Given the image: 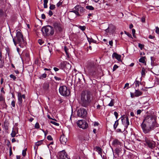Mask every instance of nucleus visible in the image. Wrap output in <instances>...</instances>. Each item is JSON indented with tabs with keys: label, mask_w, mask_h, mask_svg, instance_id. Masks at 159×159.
Segmentation results:
<instances>
[{
	"label": "nucleus",
	"mask_w": 159,
	"mask_h": 159,
	"mask_svg": "<svg viewBox=\"0 0 159 159\" xmlns=\"http://www.w3.org/2000/svg\"><path fill=\"white\" fill-rule=\"evenodd\" d=\"M92 99L91 92L88 90L83 91L81 94L80 103L82 106L87 107L89 104Z\"/></svg>",
	"instance_id": "1"
},
{
	"label": "nucleus",
	"mask_w": 159,
	"mask_h": 159,
	"mask_svg": "<svg viewBox=\"0 0 159 159\" xmlns=\"http://www.w3.org/2000/svg\"><path fill=\"white\" fill-rule=\"evenodd\" d=\"M13 41L15 46H16L17 44H19V45L21 48L24 47L26 44L24 40L23 36L19 31L17 32L16 37L14 38H13Z\"/></svg>",
	"instance_id": "2"
},
{
	"label": "nucleus",
	"mask_w": 159,
	"mask_h": 159,
	"mask_svg": "<svg viewBox=\"0 0 159 159\" xmlns=\"http://www.w3.org/2000/svg\"><path fill=\"white\" fill-rule=\"evenodd\" d=\"M88 71L89 75L93 77H95L98 75L97 65L93 62H91L88 63L87 66Z\"/></svg>",
	"instance_id": "3"
},
{
	"label": "nucleus",
	"mask_w": 159,
	"mask_h": 159,
	"mask_svg": "<svg viewBox=\"0 0 159 159\" xmlns=\"http://www.w3.org/2000/svg\"><path fill=\"white\" fill-rule=\"evenodd\" d=\"M157 116L155 115H151L146 116L143 123H148L149 126L153 125L156 123Z\"/></svg>",
	"instance_id": "4"
},
{
	"label": "nucleus",
	"mask_w": 159,
	"mask_h": 159,
	"mask_svg": "<svg viewBox=\"0 0 159 159\" xmlns=\"http://www.w3.org/2000/svg\"><path fill=\"white\" fill-rule=\"evenodd\" d=\"M41 31L44 36L52 35L54 33V30L53 27L49 25L43 27L41 29Z\"/></svg>",
	"instance_id": "5"
},
{
	"label": "nucleus",
	"mask_w": 159,
	"mask_h": 159,
	"mask_svg": "<svg viewBox=\"0 0 159 159\" xmlns=\"http://www.w3.org/2000/svg\"><path fill=\"white\" fill-rule=\"evenodd\" d=\"M144 141L145 142L144 145L151 149H153L155 147L156 143L154 141L146 137L144 138Z\"/></svg>",
	"instance_id": "6"
},
{
	"label": "nucleus",
	"mask_w": 159,
	"mask_h": 159,
	"mask_svg": "<svg viewBox=\"0 0 159 159\" xmlns=\"http://www.w3.org/2000/svg\"><path fill=\"white\" fill-rule=\"evenodd\" d=\"M59 92L63 96H68L70 94L69 90L65 86H61L59 89Z\"/></svg>",
	"instance_id": "7"
},
{
	"label": "nucleus",
	"mask_w": 159,
	"mask_h": 159,
	"mask_svg": "<svg viewBox=\"0 0 159 159\" xmlns=\"http://www.w3.org/2000/svg\"><path fill=\"white\" fill-rule=\"evenodd\" d=\"M77 115L78 116L84 118L86 117L87 112L85 109L80 108L77 111Z\"/></svg>",
	"instance_id": "8"
},
{
	"label": "nucleus",
	"mask_w": 159,
	"mask_h": 159,
	"mask_svg": "<svg viewBox=\"0 0 159 159\" xmlns=\"http://www.w3.org/2000/svg\"><path fill=\"white\" fill-rule=\"evenodd\" d=\"M77 124L80 128L83 129L87 128L88 126L87 123L85 120H83L78 121L77 122Z\"/></svg>",
	"instance_id": "9"
},
{
	"label": "nucleus",
	"mask_w": 159,
	"mask_h": 159,
	"mask_svg": "<svg viewBox=\"0 0 159 159\" xmlns=\"http://www.w3.org/2000/svg\"><path fill=\"white\" fill-rule=\"evenodd\" d=\"M18 97V103L20 107L22 106V98L25 99V94L21 95L20 92L17 93Z\"/></svg>",
	"instance_id": "10"
},
{
	"label": "nucleus",
	"mask_w": 159,
	"mask_h": 159,
	"mask_svg": "<svg viewBox=\"0 0 159 159\" xmlns=\"http://www.w3.org/2000/svg\"><path fill=\"white\" fill-rule=\"evenodd\" d=\"M53 26L55 30L59 32H61L62 30L61 25L60 22H54L53 24Z\"/></svg>",
	"instance_id": "11"
},
{
	"label": "nucleus",
	"mask_w": 159,
	"mask_h": 159,
	"mask_svg": "<svg viewBox=\"0 0 159 159\" xmlns=\"http://www.w3.org/2000/svg\"><path fill=\"white\" fill-rule=\"evenodd\" d=\"M60 67L62 69H66L69 70L71 68V65L66 61H63L60 64Z\"/></svg>",
	"instance_id": "12"
},
{
	"label": "nucleus",
	"mask_w": 159,
	"mask_h": 159,
	"mask_svg": "<svg viewBox=\"0 0 159 159\" xmlns=\"http://www.w3.org/2000/svg\"><path fill=\"white\" fill-rule=\"evenodd\" d=\"M143 132L145 134L148 133L151 130V127L149 126V128L146 127V124L145 123H142L141 125Z\"/></svg>",
	"instance_id": "13"
},
{
	"label": "nucleus",
	"mask_w": 159,
	"mask_h": 159,
	"mask_svg": "<svg viewBox=\"0 0 159 159\" xmlns=\"http://www.w3.org/2000/svg\"><path fill=\"white\" fill-rule=\"evenodd\" d=\"M121 120L124 125H125L126 128H127L129 124L128 116H126L125 118L121 119Z\"/></svg>",
	"instance_id": "14"
},
{
	"label": "nucleus",
	"mask_w": 159,
	"mask_h": 159,
	"mask_svg": "<svg viewBox=\"0 0 159 159\" xmlns=\"http://www.w3.org/2000/svg\"><path fill=\"white\" fill-rule=\"evenodd\" d=\"M115 30V27L112 24L109 25L108 28L105 30L107 33H113Z\"/></svg>",
	"instance_id": "15"
},
{
	"label": "nucleus",
	"mask_w": 159,
	"mask_h": 159,
	"mask_svg": "<svg viewBox=\"0 0 159 159\" xmlns=\"http://www.w3.org/2000/svg\"><path fill=\"white\" fill-rule=\"evenodd\" d=\"M58 159H70L64 151H61L59 154Z\"/></svg>",
	"instance_id": "16"
},
{
	"label": "nucleus",
	"mask_w": 159,
	"mask_h": 159,
	"mask_svg": "<svg viewBox=\"0 0 159 159\" xmlns=\"http://www.w3.org/2000/svg\"><path fill=\"white\" fill-rule=\"evenodd\" d=\"M60 140L61 143L64 145L67 142V139L63 134L61 136Z\"/></svg>",
	"instance_id": "17"
},
{
	"label": "nucleus",
	"mask_w": 159,
	"mask_h": 159,
	"mask_svg": "<svg viewBox=\"0 0 159 159\" xmlns=\"http://www.w3.org/2000/svg\"><path fill=\"white\" fill-rule=\"evenodd\" d=\"M75 9L77 10L80 14H82L85 11V9L83 7L80 6H76L75 7Z\"/></svg>",
	"instance_id": "18"
},
{
	"label": "nucleus",
	"mask_w": 159,
	"mask_h": 159,
	"mask_svg": "<svg viewBox=\"0 0 159 159\" xmlns=\"http://www.w3.org/2000/svg\"><path fill=\"white\" fill-rule=\"evenodd\" d=\"M18 128H16L13 129L11 133V134L12 137H14L18 133Z\"/></svg>",
	"instance_id": "19"
},
{
	"label": "nucleus",
	"mask_w": 159,
	"mask_h": 159,
	"mask_svg": "<svg viewBox=\"0 0 159 159\" xmlns=\"http://www.w3.org/2000/svg\"><path fill=\"white\" fill-rule=\"evenodd\" d=\"M112 57L113 58H115L119 61H121V56L120 55L118 54L116 52H114L113 53L112 55Z\"/></svg>",
	"instance_id": "20"
},
{
	"label": "nucleus",
	"mask_w": 159,
	"mask_h": 159,
	"mask_svg": "<svg viewBox=\"0 0 159 159\" xmlns=\"http://www.w3.org/2000/svg\"><path fill=\"white\" fill-rule=\"evenodd\" d=\"M49 84L48 83H44L43 85V88L45 92H48L49 90Z\"/></svg>",
	"instance_id": "21"
},
{
	"label": "nucleus",
	"mask_w": 159,
	"mask_h": 159,
	"mask_svg": "<svg viewBox=\"0 0 159 159\" xmlns=\"http://www.w3.org/2000/svg\"><path fill=\"white\" fill-rule=\"evenodd\" d=\"M6 16V12L2 10H0V18L4 19Z\"/></svg>",
	"instance_id": "22"
},
{
	"label": "nucleus",
	"mask_w": 159,
	"mask_h": 159,
	"mask_svg": "<svg viewBox=\"0 0 159 159\" xmlns=\"http://www.w3.org/2000/svg\"><path fill=\"white\" fill-rule=\"evenodd\" d=\"M94 149L98 152L99 155H101L102 154V149L101 148L99 147L96 146L95 147Z\"/></svg>",
	"instance_id": "23"
},
{
	"label": "nucleus",
	"mask_w": 159,
	"mask_h": 159,
	"mask_svg": "<svg viewBox=\"0 0 159 159\" xmlns=\"http://www.w3.org/2000/svg\"><path fill=\"white\" fill-rule=\"evenodd\" d=\"M142 94L141 92L139 91L138 90L135 89V92L134 93L135 96L136 97H138L141 96Z\"/></svg>",
	"instance_id": "24"
},
{
	"label": "nucleus",
	"mask_w": 159,
	"mask_h": 159,
	"mask_svg": "<svg viewBox=\"0 0 159 159\" xmlns=\"http://www.w3.org/2000/svg\"><path fill=\"white\" fill-rule=\"evenodd\" d=\"M121 150L120 148H116L115 149V152L114 153H116L118 157L119 154L121 152Z\"/></svg>",
	"instance_id": "25"
},
{
	"label": "nucleus",
	"mask_w": 159,
	"mask_h": 159,
	"mask_svg": "<svg viewBox=\"0 0 159 159\" xmlns=\"http://www.w3.org/2000/svg\"><path fill=\"white\" fill-rule=\"evenodd\" d=\"M112 143L114 146H117L120 145V143L118 139H116L113 141Z\"/></svg>",
	"instance_id": "26"
},
{
	"label": "nucleus",
	"mask_w": 159,
	"mask_h": 159,
	"mask_svg": "<svg viewBox=\"0 0 159 159\" xmlns=\"http://www.w3.org/2000/svg\"><path fill=\"white\" fill-rule=\"evenodd\" d=\"M69 12H73V13H75L76 15H77L78 16H81L80 15V14H79L78 11L77 10H76V9H75V10L70 11Z\"/></svg>",
	"instance_id": "27"
},
{
	"label": "nucleus",
	"mask_w": 159,
	"mask_h": 159,
	"mask_svg": "<svg viewBox=\"0 0 159 159\" xmlns=\"http://www.w3.org/2000/svg\"><path fill=\"white\" fill-rule=\"evenodd\" d=\"M145 57H143L141 58L139 60V61L140 62H141L142 63H145Z\"/></svg>",
	"instance_id": "28"
},
{
	"label": "nucleus",
	"mask_w": 159,
	"mask_h": 159,
	"mask_svg": "<svg viewBox=\"0 0 159 159\" xmlns=\"http://www.w3.org/2000/svg\"><path fill=\"white\" fill-rule=\"evenodd\" d=\"M64 49L65 52L66 54L67 57H68L69 58V57H70L68 53V48H67V47L66 46H65L64 47Z\"/></svg>",
	"instance_id": "29"
},
{
	"label": "nucleus",
	"mask_w": 159,
	"mask_h": 159,
	"mask_svg": "<svg viewBox=\"0 0 159 159\" xmlns=\"http://www.w3.org/2000/svg\"><path fill=\"white\" fill-rule=\"evenodd\" d=\"M43 141V140H41L39 141H38V142H36L35 143V145L37 146H39L41 145Z\"/></svg>",
	"instance_id": "30"
},
{
	"label": "nucleus",
	"mask_w": 159,
	"mask_h": 159,
	"mask_svg": "<svg viewBox=\"0 0 159 159\" xmlns=\"http://www.w3.org/2000/svg\"><path fill=\"white\" fill-rule=\"evenodd\" d=\"M82 75L81 74H79L78 75H76L75 76V80H78L79 81L80 80V78L79 77H80V78L82 77Z\"/></svg>",
	"instance_id": "31"
},
{
	"label": "nucleus",
	"mask_w": 159,
	"mask_h": 159,
	"mask_svg": "<svg viewBox=\"0 0 159 159\" xmlns=\"http://www.w3.org/2000/svg\"><path fill=\"white\" fill-rule=\"evenodd\" d=\"M118 120L119 119L117 120L115 122L113 125V127L114 129H116L118 125Z\"/></svg>",
	"instance_id": "32"
},
{
	"label": "nucleus",
	"mask_w": 159,
	"mask_h": 159,
	"mask_svg": "<svg viewBox=\"0 0 159 159\" xmlns=\"http://www.w3.org/2000/svg\"><path fill=\"white\" fill-rule=\"evenodd\" d=\"M145 69L144 67H142L141 70V74L142 76H143L145 75Z\"/></svg>",
	"instance_id": "33"
},
{
	"label": "nucleus",
	"mask_w": 159,
	"mask_h": 159,
	"mask_svg": "<svg viewBox=\"0 0 159 159\" xmlns=\"http://www.w3.org/2000/svg\"><path fill=\"white\" fill-rule=\"evenodd\" d=\"M4 126L5 130H8V129L9 127L8 123H7V122H4Z\"/></svg>",
	"instance_id": "34"
},
{
	"label": "nucleus",
	"mask_w": 159,
	"mask_h": 159,
	"mask_svg": "<svg viewBox=\"0 0 159 159\" xmlns=\"http://www.w3.org/2000/svg\"><path fill=\"white\" fill-rule=\"evenodd\" d=\"M114 99H111V101L110 103L108 104V106L110 107H112L114 105Z\"/></svg>",
	"instance_id": "35"
},
{
	"label": "nucleus",
	"mask_w": 159,
	"mask_h": 159,
	"mask_svg": "<svg viewBox=\"0 0 159 159\" xmlns=\"http://www.w3.org/2000/svg\"><path fill=\"white\" fill-rule=\"evenodd\" d=\"M86 8L90 10H93L94 9V8L91 6H87L86 7Z\"/></svg>",
	"instance_id": "36"
},
{
	"label": "nucleus",
	"mask_w": 159,
	"mask_h": 159,
	"mask_svg": "<svg viewBox=\"0 0 159 159\" xmlns=\"http://www.w3.org/2000/svg\"><path fill=\"white\" fill-rule=\"evenodd\" d=\"M43 2L44 8H47L48 7L47 4L48 2V0H44Z\"/></svg>",
	"instance_id": "37"
},
{
	"label": "nucleus",
	"mask_w": 159,
	"mask_h": 159,
	"mask_svg": "<svg viewBox=\"0 0 159 159\" xmlns=\"http://www.w3.org/2000/svg\"><path fill=\"white\" fill-rule=\"evenodd\" d=\"M140 82L138 80H135L134 82V84L135 85V87L139 86V84H140Z\"/></svg>",
	"instance_id": "38"
},
{
	"label": "nucleus",
	"mask_w": 159,
	"mask_h": 159,
	"mask_svg": "<svg viewBox=\"0 0 159 159\" xmlns=\"http://www.w3.org/2000/svg\"><path fill=\"white\" fill-rule=\"evenodd\" d=\"M87 39L89 44L91 42L94 43V40L92 38H89L87 36Z\"/></svg>",
	"instance_id": "39"
},
{
	"label": "nucleus",
	"mask_w": 159,
	"mask_h": 159,
	"mask_svg": "<svg viewBox=\"0 0 159 159\" xmlns=\"http://www.w3.org/2000/svg\"><path fill=\"white\" fill-rule=\"evenodd\" d=\"M27 150V148L25 149L24 150H23L22 152V155L24 157L26 155V151Z\"/></svg>",
	"instance_id": "40"
},
{
	"label": "nucleus",
	"mask_w": 159,
	"mask_h": 159,
	"mask_svg": "<svg viewBox=\"0 0 159 159\" xmlns=\"http://www.w3.org/2000/svg\"><path fill=\"white\" fill-rule=\"evenodd\" d=\"M79 28L82 31H84V30H85L86 29V27L84 26H81L80 25L79 26Z\"/></svg>",
	"instance_id": "41"
},
{
	"label": "nucleus",
	"mask_w": 159,
	"mask_h": 159,
	"mask_svg": "<svg viewBox=\"0 0 159 159\" xmlns=\"http://www.w3.org/2000/svg\"><path fill=\"white\" fill-rule=\"evenodd\" d=\"M50 123L52 124H54V125H56V126H58L59 125V123H57L56 122H55V121H50Z\"/></svg>",
	"instance_id": "42"
},
{
	"label": "nucleus",
	"mask_w": 159,
	"mask_h": 159,
	"mask_svg": "<svg viewBox=\"0 0 159 159\" xmlns=\"http://www.w3.org/2000/svg\"><path fill=\"white\" fill-rule=\"evenodd\" d=\"M10 77L12 79L14 80H15L16 79V76L12 74L10 75Z\"/></svg>",
	"instance_id": "43"
},
{
	"label": "nucleus",
	"mask_w": 159,
	"mask_h": 159,
	"mask_svg": "<svg viewBox=\"0 0 159 159\" xmlns=\"http://www.w3.org/2000/svg\"><path fill=\"white\" fill-rule=\"evenodd\" d=\"M38 42L40 45H42L44 41L41 39H39L38 40Z\"/></svg>",
	"instance_id": "44"
},
{
	"label": "nucleus",
	"mask_w": 159,
	"mask_h": 159,
	"mask_svg": "<svg viewBox=\"0 0 159 159\" xmlns=\"http://www.w3.org/2000/svg\"><path fill=\"white\" fill-rule=\"evenodd\" d=\"M55 5L52 4L50 5L49 8L50 10H53L55 9Z\"/></svg>",
	"instance_id": "45"
},
{
	"label": "nucleus",
	"mask_w": 159,
	"mask_h": 159,
	"mask_svg": "<svg viewBox=\"0 0 159 159\" xmlns=\"http://www.w3.org/2000/svg\"><path fill=\"white\" fill-rule=\"evenodd\" d=\"M118 66L115 64L114 66L113 67V71H115L117 68H118Z\"/></svg>",
	"instance_id": "46"
},
{
	"label": "nucleus",
	"mask_w": 159,
	"mask_h": 159,
	"mask_svg": "<svg viewBox=\"0 0 159 159\" xmlns=\"http://www.w3.org/2000/svg\"><path fill=\"white\" fill-rule=\"evenodd\" d=\"M34 127H35V128H36V129H39V125L38 123L37 122L35 124V125Z\"/></svg>",
	"instance_id": "47"
},
{
	"label": "nucleus",
	"mask_w": 159,
	"mask_h": 159,
	"mask_svg": "<svg viewBox=\"0 0 159 159\" xmlns=\"http://www.w3.org/2000/svg\"><path fill=\"white\" fill-rule=\"evenodd\" d=\"M47 139L49 140H52L53 139L51 135H48L47 137Z\"/></svg>",
	"instance_id": "48"
},
{
	"label": "nucleus",
	"mask_w": 159,
	"mask_h": 159,
	"mask_svg": "<svg viewBox=\"0 0 159 159\" xmlns=\"http://www.w3.org/2000/svg\"><path fill=\"white\" fill-rule=\"evenodd\" d=\"M15 101L13 100L12 101L11 103V105L13 107H15Z\"/></svg>",
	"instance_id": "49"
},
{
	"label": "nucleus",
	"mask_w": 159,
	"mask_h": 159,
	"mask_svg": "<svg viewBox=\"0 0 159 159\" xmlns=\"http://www.w3.org/2000/svg\"><path fill=\"white\" fill-rule=\"evenodd\" d=\"M54 78L57 81H60L61 80V79L60 78L56 76H55L54 77Z\"/></svg>",
	"instance_id": "50"
},
{
	"label": "nucleus",
	"mask_w": 159,
	"mask_h": 159,
	"mask_svg": "<svg viewBox=\"0 0 159 159\" xmlns=\"http://www.w3.org/2000/svg\"><path fill=\"white\" fill-rule=\"evenodd\" d=\"M156 32L158 34H159V28L158 27H156Z\"/></svg>",
	"instance_id": "51"
},
{
	"label": "nucleus",
	"mask_w": 159,
	"mask_h": 159,
	"mask_svg": "<svg viewBox=\"0 0 159 159\" xmlns=\"http://www.w3.org/2000/svg\"><path fill=\"white\" fill-rule=\"evenodd\" d=\"M138 46L141 49H142L144 47V45L141 43H139L138 44Z\"/></svg>",
	"instance_id": "52"
},
{
	"label": "nucleus",
	"mask_w": 159,
	"mask_h": 159,
	"mask_svg": "<svg viewBox=\"0 0 159 159\" xmlns=\"http://www.w3.org/2000/svg\"><path fill=\"white\" fill-rule=\"evenodd\" d=\"M125 33L129 37H130V38H132V35H131V34H130V33H128V32H127L126 31H125Z\"/></svg>",
	"instance_id": "53"
},
{
	"label": "nucleus",
	"mask_w": 159,
	"mask_h": 159,
	"mask_svg": "<svg viewBox=\"0 0 159 159\" xmlns=\"http://www.w3.org/2000/svg\"><path fill=\"white\" fill-rule=\"evenodd\" d=\"M4 100V98L2 95H0V101H3Z\"/></svg>",
	"instance_id": "54"
},
{
	"label": "nucleus",
	"mask_w": 159,
	"mask_h": 159,
	"mask_svg": "<svg viewBox=\"0 0 159 159\" xmlns=\"http://www.w3.org/2000/svg\"><path fill=\"white\" fill-rule=\"evenodd\" d=\"M114 114L115 115L116 119H117L118 118V113H117V112L115 111L114 112Z\"/></svg>",
	"instance_id": "55"
},
{
	"label": "nucleus",
	"mask_w": 159,
	"mask_h": 159,
	"mask_svg": "<svg viewBox=\"0 0 159 159\" xmlns=\"http://www.w3.org/2000/svg\"><path fill=\"white\" fill-rule=\"evenodd\" d=\"M62 2L60 1L58 3H57V7H59L60 6L62 5Z\"/></svg>",
	"instance_id": "56"
},
{
	"label": "nucleus",
	"mask_w": 159,
	"mask_h": 159,
	"mask_svg": "<svg viewBox=\"0 0 159 159\" xmlns=\"http://www.w3.org/2000/svg\"><path fill=\"white\" fill-rule=\"evenodd\" d=\"M4 3V0H0V6L3 4Z\"/></svg>",
	"instance_id": "57"
},
{
	"label": "nucleus",
	"mask_w": 159,
	"mask_h": 159,
	"mask_svg": "<svg viewBox=\"0 0 159 159\" xmlns=\"http://www.w3.org/2000/svg\"><path fill=\"white\" fill-rule=\"evenodd\" d=\"M48 14L50 16H51L53 15V12L51 10H49L48 12Z\"/></svg>",
	"instance_id": "58"
},
{
	"label": "nucleus",
	"mask_w": 159,
	"mask_h": 159,
	"mask_svg": "<svg viewBox=\"0 0 159 159\" xmlns=\"http://www.w3.org/2000/svg\"><path fill=\"white\" fill-rule=\"evenodd\" d=\"M100 155L102 157L103 159H106V157L105 154L104 155H103V156H102V154L101 155Z\"/></svg>",
	"instance_id": "59"
},
{
	"label": "nucleus",
	"mask_w": 159,
	"mask_h": 159,
	"mask_svg": "<svg viewBox=\"0 0 159 159\" xmlns=\"http://www.w3.org/2000/svg\"><path fill=\"white\" fill-rule=\"evenodd\" d=\"M130 94L131 97L132 98H134L135 96L134 94L131 92L130 93Z\"/></svg>",
	"instance_id": "60"
},
{
	"label": "nucleus",
	"mask_w": 159,
	"mask_h": 159,
	"mask_svg": "<svg viewBox=\"0 0 159 159\" xmlns=\"http://www.w3.org/2000/svg\"><path fill=\"white\" fill-rule=\"evenodd\" d=\"M141 112V110L139 109L137 111V115L140 114Z\"/></svg>",
	"instance_id": "61"
},
{
	"label": "nucleus",
	"mask_w": 159,
	"mask_h": 159,
	"mask_svg": "<svg viewBox=\"0 0 159 159\" xmlns=\"http://www.w3.org/2000/svg\"><path fill=\"white\" fill-rule=\"evenodd\" d=\"M132 33L133 34V36L134 35V34H135V30L134 29H132Z\"/></svg>",
	"instance_id": "62"
},
{
	"label": "nucleus",
	"mask_w": 159,
	"mask_h": 159,
	"mask_svg": "<svg viewBox=\"0 0 159 159\" xmlns=\"http://www.w3.org/2000/svg\"><path fill=\"white\" fill-rule=\"evenodd\" d=\"M46 76H47V75H46V74L45 73L43 74L42 75V77L43 78H45L46 77Z\"/></svg>",
	"instance_id": "63"
},
{
	"label": "nucleus",
	"mask_w": 159,
	"mask_h": 159,
	"mask_svg": "<svg viewBox=\"0 0 159 159\" xmlns=\"http://www.w3.org/2000/svg\"><path fill=\"white\" fill-rule=\"evenodd\" d=\"M42 18L43 19H45V16L44 14H43L41 15Z\"/></svg>",
	"instance_id": "64"
}]
</instances>
